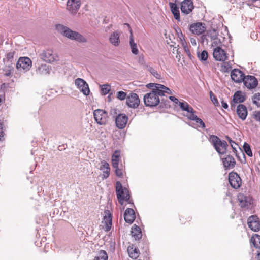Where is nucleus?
<instances>
[{
  "label": "nucleus",
  "mask_w": 260,
  "mask_h": 260,
  "mask_svg": "<svg viewBox=\"0 0 260 260\" xmlns=\"http://www.w3.org/2000/svg\"><path fill=\"white\" fill-rule=\"evenodd\" d=\"M57 30L64 37L72 40H75L79 43H86L87 40L86 38L80 33L71 30L69 27L62 24L56 25Z\"/></svg>",
  "instance_id": "obj_1"
},
{
  "label": "nucleus",
  "mask_w": 260,
  "mask_h": 260,
  "mask_svg": "<svg viewBox=\"0 0 260 260\" xmlns=\"http://www.w3.org/2000/svg\"><path fill=\"white\" fill-rule=\"evenodd\" d=\"M209 141L213 145L216 151L220 155L226 154L228 144L225 141H222L217 136L210 135Z\"/></svg>",
  "instance_id": "obj_2"
},
{
  "label": "nucleus",
  "mask_w": 260,
  "mask_h": 260,
  "mask_svg": "<svg viewBox=\"0 0 260 260\" xmlns=\"http://www.w3.org/2000/svg\"><path fill=\"white\" fill-rule=\"evenodd\" d=\"M39 57L43 61L48 63H53L59 60L58 54L50 49L42 50L39 54Z\"/></svg>",
  "instance_id": "obj_3"
},
{
  "label": "nucleus",
  "mask_w": 260,
  "mask_h": 260,
  "mask_svg": "<svg viewBox=\"0 0 260 260\" xmlns=\"http://www.w3.org/2000/svg\"><path fill=\"white\" fill-rule=\"evenodd\" d=\"M158 92L155 91H151L146 93L143 98L145 105L147 107H154L158 105L160 102L159 95Z\"/></svg>",
  "instance_id": "obj_4"
},
{
  "label": "nucleus",
  "mask_w": 260,
  "mask_h": 260,
  "mask_svg": "<svg viewBox=\"0 0 260 260\" xmlns=\"http://www.w3.org/2000/svg\"><path fill=\"white\" fill-rule=\"evenodd\" d=\"M116 192L117 199L121 205H123L124 201H128L129 199L128 190L126 188H123L119 181L116 182Z\"/></svg>",
  "instance_id": "obj_5"
},
{
  "label": "nucleus",
  "mask_w": 260,
  "mask_h": 260,
  "mask_svg": "<svg viewBox=\"0 0 260 260\" xmlns=\"http://www.w3.org/2000/svg\"><path fill=\"white\" fill-rule=\"evenodd\" d=\"M32 62L30 59L27 57H21L19 58L17 63L16 68L20 71L26 72L28 71L31 67Z\"/></svg>",
  "instance_id": "obj_6"
},
{
  "label": "nucleus",
  "mask_w": 260,
  "mask_h": 260,
  "mask_svg": "<svg viewBox=\"0 0 260 260\" xmlns=\"http://www.w3.org/2000/svg\"><path fill=\"white\" fill-rule=\"evenodd\" d=\"M147 86L148 88H152V91L158 92V95L161 96L165 95V93L169 94H172V92L169 88L160 84L149 83Z\"/></svg>",
  "instance_id": "obj_7"
},
{
  "label": "nucleus",
  "mask_w": 260,
  "mask_h": 260,
  "mask_svg": "<svg viewBox=\"0 0 260 260\" xmlns=\"http://www.w3.org/2000/svg\"><path fill=\"white\" fill-rule=\"evenodd\" d=\"M94 118L99 125H105L107 122V113L101 109H97L94 111Z\"/></svg>",
  "instance_id": "obj_8"
},
{
  "label": "nucleus",
  "mask_w": 260,
  "mask_h": 260,
  "mask_svg": "<svg viewBox=\"0 0 260 260\" xmlns=\"http://www.w3.org/2000/svg\"><path fill=\"white\" fill-rule=\"evenodd\" d=\"M229 181L231 186L235 189L239 188L241 185V179L236 172H232L229 174Z\"/></svg>",
  "instance_id": "obj_9"
},
{
  "label": "nucleus",
  "mask_w": 260,
  "mask_h": 260,
  "mask_svg": "<svg viewBox=\"0 0 260 260\" xmlns=\"http://www.w3.org/2000/svg\"><path fill=\"white\" fill-rule=\"evenodd\" d=\"M75 84L79 90L85 95H88L90 90L88 84L83 79L78 78L75 80Z\"/></svg>",
  "instance_id": "obj_10"
},
{
  "label": "nucleus",
  "mask_w": 260,
  "mask_h": 260,
  "mask_svg": "<svg viewBox=\"0 0 260 260\" xmlns=\"http://www.w3.org/2000/svg\"><path fill=\"white\" fill-rule=\"evenodd\" d=\"M81 0H68L67 9L72 14H76L80 9Z\"/></svg>",
  "instance_id": "obj_11"
},
{
  "label": "nucleus",
  "mask_w": 260,
  "mask_h": 260,
  "mask_svg": "<svg viewBox=\"0 0 260 260\" xmlns=\"http://www.w3.org/2000/svg\"><path fill=\"white\" fill-rule=\"evenodd\" d=\"M213 55L215 59L219 61H224L228 58L225 51L220 47H217L214 49Z\"/></svg>",
  "instance_id": "obj_12"
},
{
  "label": "nucleus",
  "mask_w": 260,
  "mask_h": 260,
  "mask_svg": "<svg viewBox=\"0 0 260 260\" xmlns=\"http://www.w3.org/2000/svg\"><path fill=\"white\" fill-rule=\"evenodd\" d=\"M126 104L129 107L133 108H137L140 104V100L136 93H131L126 98Z\"/></svg>",
  "instance_id": "obj_13"
},
{
  "label": "nucleus",
  "mask_w": 260,
  "mask_h": 260,
  "mask_svg": "<svg viewBox=\"0 0 260 260\" xmlns=\"http://www.w3.org/2000/svg\"><path fill=\"white\" fill-rule=\"evenodd\" d=\"M247 224L251 230L256 232L260 230V222L256 216H251L248 218Z\"/></svg>",
  "instance_id": "obj_14"
},
{
  "label": "nucleus",
  "mask_w": 260,
  "mask_h": 260,
  "mask_svg": "<svg viewBox=\"0 0 260 260\" xmlns=\"http://www.w3.org/2000/svg\"><path fill=\"white\" fill-rule=\"evenodd\" d=\"M244 85L248 89H253L257 85L258 81L253 76H245L243 80Z\"/></svg>",
  "instance_id": "obj_15"
},
{
  "label": "nucleus",
  "mask_w": 260,
  "mask_h": 260,
  "mask_svg": "<svg viewBox=\"0 0 260 260\" xmlns=\"http://www.w3.org/2000/svg\"><path fill=\"white\" fill-rule=\"evenodd\" d=\"M193 8V4L191 0H184L181 4V11L185 14H189Z\"/></svg>",
  "instance_id": "obj_16"
},
{
  "label": "nucleus",
  "mask_w": 260,
  "mask_h": 260,
  "mask_svg": "<svg viewBox=\"0 0 260 260\" xmlns=\"http://www.w3.org/2000/svg\"><path fill=\"white\" fill-rule=\"evenodd\" d=\"M190 30L193 34L200 35L205 31L206 27L205 24L201 22H198L190 26Z\"/></svg>",
  "instance_id": "obj_17"
},
{
  "label": "nucleus",
  "mask_w": 260,
  "mask_h": 260,
  "mask_svg": "<svg viewBox=\"0 0 260 260\" xmlns=\"http://www.w3.org/2000/svg\"><path fill=\"white\" fill-rule=\"evenodd\" d=\"M223 167L225 170L233 169L236 165V161L234 158L230 155H226L222 158Z\"/></svg>",
  "instance_id": "obj_18"
},
{
  "label": "nucleus",
  "mask_w": 260,
  "mask_h": 260,
  "mask_svg": "<svg viewBox=\"0 0 260 260\" xmlns=\"http://www.w3.org/2000/svg\"><path fill=\"white\" fill-rule=\"evenodd\" d=\"M128 117L124 114H119L115 118L116 126L119 129L124 128L127 122Z\"/></svg>",
  "instance_id": "obj_19"
},
{
  "label": "nucleus",
  "mask_w": 260,
  "mask_h": 260,
  "mask_svg": "<svg viewBox=\"0 0 260 260\" xmlns=\"http://www.w3.org/2000/svg\"><path fill=\"white\" fill-rule=\"evenodd\" d=\"M232 79L236 83L243 81L245 76L242 71L237 69L233 70L231 73Z\"/></svg>",
  "instance_id": "obj_20"
},
{
  "label": "nucleus",
  "mask_w": 260,
  "mask_h": 260,
  "mask_svg": "<svg viewBox=\"0 0 260 260\" xmlns=\"http://www.w3.org/2000/svg\"><path fill=\"white\" fill-rule=\"evenodd\" d=\"M125 221L128 223H132L135 219V214L133 209L127 208L124 214Z\"/></svg>",
  "instance_id": "obj_21"
},
{
  "label": "nucleus",
  "mask_w": 260,
  "mask_h": 260,
  "mask_svg": "<svg viewBox=\"0 0 260 260\" xmlns=\"http://www.w3.org/2000/svg\"><path fill=\"white\" fill-rule=\"evenodd\" d=\"M237 113L239 117L244 120L247 116V110L246 106L242 104H239L236 109Z\"/></svg>",
  "instance_id": "obj_22"
},
{
  "label": "nucleus",
  "mask_w": 260,
  "mask_h": 260,
  "mask_svg": "<svg viewBox=\"0 0 260 260\" xmlns=\"http://www.w3.org/2000/svg\"><path fill=\"white\" fill-rule=\"evenodd\" d=\"M237 198L241 208L246 207L251 204L250 199L243 194L239 193Z\"/></svg>",
  "instance_id": "obj_23"
},
{
  "label": "nucleus",
  "mask_w": 260,
  "mask_h": 260,
  "mask_svg": "<svg viewBox=\"0 0 260 260\" xmlns=\"http://www.w3.org/2000/svg\"><path fill=\"white\" fill-rule=\"evenodd\" d=\"M51 67L46 64H42L36 70V74L39 75H46L50 74Z\"/></svg>",
  "instance_id": "obj_24"
},
{
  "label": "nucleus",
  "mask_w": 260,
  "mask_h": 260,
  "mask_svg": "<svg viewBox=\"0 0 260 260\" xmlns=\"http://www.w3.org/2000/svg\"><path fill=\"white\" fill-rule=\"evenodd\" d=\"M100 170H103V179L107 178L109 176L110 168L109 164L106 161L103 160L101 161Z\"/></svg>",
  "instance_id": "obj_25"
},
{
  "label": "nucleus",
  "mask_w": 260,
  "mask_h": 260,
  "mask_svg": "<svg viewBox=\"0 0 260 260\" xmlns=\"http://www.w3.org/2000/svg\"><path fill=\"white\" fill-rule=\"evenodd\" d=\"M106 212V215L104 216L103 223L105 224V229L106 231L110 230L112 226V216L109 211Z\"/></svg>",
  "instance_id": "obj_26"
},
{
  "label": "nucleus",
  "mask_w": 260,
  "mask_h": 260,
  "mask_svg": "<svg viewBox=\"0 0 260 260\" xmlns=\"http://www.w3.org/2000/svg\"><path fill=\"white\" fill-rule=\"evenodd\" d=\"M171 11L173 13L174 17L176 20L178 21H180V12L178 7L175 3L170 2L169 4Z\"/></svg>",
  "instance_id": "obj_27"
},
{
  "label": "nucleus",
  "mask_w": 260,
  "mask_h": 260,
  "mask_svg": "<svg viewBox=\"0 0 260 260\" xmlns=\"http://www.w3.org/2000/svg\"><path fill=\"white\" fill-rule=\"evenodd\" d=\"M131 234L132 237L136 240H139L142 237V233L140 228L136 225L132 227Z\"/></svg>",
  "instance_id": "obj_28"
},
{
  "label": "nucleus",
  "mask_w": 260,
  "mask_h": 260,
  "mask_svg": "<svg viewBox=\"0 0 260 260\" xmlns=\"http://www.w3.org/2000/svg\"><path fill=\"white\" fill-rule=\"evenodd\" d=\"M109 41L114 46H118L120 43L119 34L118 32H113L109 37Z\"/></svg>",
  "instance_id": "obj_29"
},
{
  "label": "nucleus",
  "mask_w": 260,
  "mask_h": 260,
  "mask_svg": "<svg viewBox=\"0 0 260 260\" xmlns=\"http://www.w3.org/2000/svg\"><path fill=\"white\" fill-rule=\"evenodd\" d=\"M179 105L183 111L187 112L189 114V115L191 114H194V110L186 102H179Z\"/></svg>",
  "instance_id": "obj_30"
},
{
  "label": "nucleus",
  "mask_w": 260,
  "mask_h": 260,
  "mask_svg": "<svg viewBox=\"0 0 260 260\" xmlns=\"http://www.w3.org/2000/svg\"><path fill=\"white\" fill-rule=\"evenodd\" d=\"M127 251L130 257L136 259L139 256V250L136 247H134L133 245L129 246L127 248Z\"/></svg>",
  "instance_id": "obj_31"
},
{
  "label": "nucleus",
  "mask_w": 260,
  "mask_h": 260,
  "mask_svg": "<svg viewBox=\"0 0 260 260\" xmlns=\"http://www.w3.org/2000/svg\"><path fill=\"white\" fill-rule=\"evenodd\" d=\"M129 44L132 52L135 55H137L139 53V50L137 48V44L135 43L132 32H131Z\"/></svg>",
  "instance_id": "obj_32"
},
{
  "label": "nucleus",
  "mask_w": 260,
  "mask_h": 260,
  "mask_svg": "<svg viewBox=\"0 0 260 260\" xmlns=\"http://www.w3.org/2000/svg\"><path fill=\"white\" fill-rule=\"evenodd\" d=\"M226 139L228 141L229 143L230 144V145L231 147L232 148L233 151L234 153H235L237 157H239V156L237 154V149L239 148L240 151H241V149L239 147L238 144L235 143L234 141H233L229 136L225 137ZM242 153V155L244 156V154L243 153H242V151H241Z\"/></svg>",
  "instance_id": "obj_33"
},
{
  "label": "nucleus",
  "mask_w": 260,
  "mask_h": 260,
  "mask_svg": "<svg viewBox=\"0 0 260 260\" xmlns=\"http://www.w3.org/2000/svg\"><path fill=\"white\" fill-rule=\"evenodd\" d=\"M245 100L244 96L242 94L241 91H237L234 95L233 102L236 103L243 102Z\"/></svg>",
  "instance_id": "obj_34"
},
{
  "label": "nucleus",
  "mask_w": 260,
  "mask_h": 260,
  "mask_svg": "<svg viewBox=\"0 0 260 260\" xmlns=\"http://www.w3.org/2000/svg\"><path fill=\"white\" fill-rule=\"evenodd\" d=\"M187 117L189 119L195 121L197 123H199L200 124V127L202 128H204L205 127V123L203 121V120L201 119L198 118L194 114H191L190 115H187Z\"/></svg>",
  "instance_id": "obj_35"
},
{
  "label": "nucleus",
  "mask_w": 260,
  "mask_h": 260,
  "mask_svg": "<svg viewBox=\"0 0 260 260\" xmlns=\"http://www.w3.org/2000/svg\"><path fill=\"white\" fill-rule=\"evenodd\" d=\"M119 152L116 151L112 156V165L113 168H116L118 167L119 161Z\"/></svg>",
  "instance_id": "obj_36"
},
{
  "label": "nucleus",
  "mask_w": 260,
  "mask_h": 260,
  "mask_svg": "<svg viewBox=\"0 0 260 260\" xmlns=\"http://www.w3.org/2000/svg\"><path fill=\"white\" fill-rule=\"evenodd\" d=\"M251 241L253 243L254 246L256 248H260V236L255 234L251 238Z\"/></svg>",
  "instance_id": "obj_37"
},
{
  "label": "nucleus",
  "mask_w": 260,
  "mask_h": 260,
  "mask_svg": "<svg viewBox=\"0 0 260 260\" xmlns=\"http://www.w3.org/2000/svg\"><path fill=\"white\" fill-rule=\"evenodd\" d=\"M93 260H108V255L104 250H101Z\"/></svg>",
  "instance_id": "obj_38"
},
{
  "label": "nucleus",
  "mask_w": 260,
  "mask_h": 260,
  "mask_svg": "<svg viewBox=\"0 0 260 260\" xmlns=\"http://www.w3.org/2000/svg\"><path fill=\"white\" fill-rule=\"evenodd\" d=\"M198 57L201 61L205 63L208 58V53L204 50L201 53H198Z\"/></svg>",
  "instance_id": "obj_39"
},
{
  "label": "nucleus",
  "mask_w": 260,
  "mask_h": 260,
  "mask_svg": "<svg viewBox=\"0 0 260 260\" xmlns=\"http://www.w3.org/2000/svg\"><path fill=\"white\" fill-rule=\"evenodd\" d=\"M146 69L147 71L150 72V73L153 75L155 78L157 79H159L160 78V75L159 74L157 73V72L153 69L152 67L149 65H147L146 66Z\"/></svg>",
  "instance_id": "obj_40"
},
{
  "label": "nucleus",
  "mask_w": 260,
  "mask_h": 260,
  "mask_svg": "<svg viewBox=\"0 0 260 260\" xmlns=\"http://www.w3.org/2000/svg\"><path fill=\"white\" fill-rule=\"evenodd\" d=\"M243 147L245 152L248 156L250 157L252 156V151L251 150L250 145L248 143H244Z\"/></svg>",
  "instance_id": "obj_41"
},
{
  "label": "nucleus",
  "mask_w": 260,
  "mask_h": 260,
  "mask_svg": "<svg viewBox=\"0 0 260 260\" xmlns=\"http://www.w3.org/2000/svg\"><path fill=\"white\" fill-rule=\"evenodd\" d=\"M110 90V86L107 84H104L101 86V91L104 95L108 94Z\"/></svg>",
  "instance_id": "obj_42"
},
{
  "label": "nucleus",
  "mask_w": 260,
  "mask_h": 260,
  "mask_svg": "<svg viewBox=\"0 0 260 260\" xmlns=\"http://www.w3.org/2000/svg\"><path fill=\"white\" fill-rule=\"evenodd\" d=\"M253 102L257 106H260V93L255 94L253 98Z\"/></svg>",
  "instance_id": "obj_43"
},
{
  "label": "nucleus",
  "mask_w": 260,
  "mask_h": 260,
  "mask_svg": "<svg viewBox=\"0 0 260 260\" xmlns=\"http://www.w3.org/2000/svg\"><path fill=\"white\" fill-rule=\"evenodd\" d=\"M210 96L211 101L215 106H218L219 103L215 95L212 91L210 92Z\"/></svg>",
  "instance_id": "obj_44"
},
{
  "label": "nucleus",
  "mask_w": 260,
  "mask_h": 260,
  "mask_svg": "<svg viewBox=\"0 0 260 260\" xmlns=\"http://www.w3.org/2000/svg\"><path fill=\"white\" fill-rule=\"evenodd\" d=\"M221 41L220 39L218 37L216 39H214L212 42V46L213 47H219L220 45H221Z\"/></svg>",
  "instance_id": "obj_45"
},
{
  "label": "nucleus",
  "mask_w": 260,
  "mask_h": 260,
  "mask_svg": "<svg viewBox=\"0 0 260 260\" xmlns=\"http://www.w3.org/2000/svg\"><path fill=\"white\" fill-rule=\"evenodd\" d=\"M15 54V51H11L6 54V59L8 61H12L14 58V54Z\"/></svg>",
  "instance_id": "obj_46"
},
{
  "label": "nucleus",
  "mask_w": 260,
  "mask_h": 260,
  "mask_svg": "<svg viewBox=\"0 0 260 260\" xmlns=\"http://www.w3.org/2000/svg\"><path fill=\"white\" fill-rule=\"evenodd\" d=\"M126 96V93L122 91H118L117 93V98L120 100H124Z\"/></svg>",
  "instance_id": "obj_47"
},
{
  "label": "nucleus",
  "mask_w": 260,
  "mask_h": 260,
  "mask_svg": "<svg viewBox=\"0 0 260 260\" xmlns=\"http://www.w3.org/2000/svg\"><path fill=\"white\" fill-rule=\"evenodd\" d=\"M253 116L256 121L260 122V111L254 112Z\"/></svg>",
  "instance_id": "obj_48"
},
{
  "label": "nucleus",
  "mask_w": 260,
  "mask_h": 260,
  "mask_svg": "<svg viewBox=\"0 0 260 260\" xmlns=\"http://www.w3.org/2000/svg\"><path fill=\"white\" fill-rule=\"evenodd\" d=\"M218 37V35L216 33V31L215 30H213L210 32V38L211 39L212 41H213L214 39H216Z\"/></svg>",
  "instance_id": "obj_49"
},
{
  "label": "nucleus",
  "mask_w": 260,
  "mask_h": 260,
  "mask_svg": "<svg viewBox=\"0 0 260 260\" xmlns=\"http://www.w3.org/2000/svg\"><path fill=\"white\" fill-rule=\"evenodd\" d=\"M4 132L3 131V124L0 122V141L4 140Z\"/></svg>",
  "instance_id": "obj_50"
},
{
  "label": "nucleus",
  "mask_w": 260,
  "mask_h": 260,
  "mask_svg": "<svg viewBox=\"0 0 260 260\" xmlns=\"http://www.w3.org/2000/svg\"><path fill=\"white\" fill-rule=\"evenodd\" d=\"M115 169V172L116 175L118 177H121L123 175L122 171L121 169H120L118 167L116 168H114Z\"/></svg>",
  "instance_id": "obj_51"
},
{
  "label": "nucleus",
  "mask_w": 260,
  "mask_h": 260,
  "mask_svg": "<svg viewBox=\"0 0 260 260\" xmlns=\"http://www.w3.org/2000/svg\"><path fill=\"white\" fill-rule=\"evenodd\" d=\"M169 99L170 100L174 102L176 104H178L179 105L180 102L179 101L178 99H177L176 97L173 96H169Z\"/></svg>",
  "instance_id": "obj_52"
},
{
  "label": "nucleus",
  "mask_w": 260,
  "mask_h": 260,
  "mask_svg": "<svg viewBox=\"0 0 260 260\" xmlns=\"http://www.w3.org/2000/svg\"><path fill=\"white\" fill-rule=\"evenodd\" d=\"M221 105L223 108L224 109H227L228 108V105L226 102H224V101H221Z\"/></svg>",
  "instance_id": "obj_53"
},
{
  "label": "nucleus",
  "mask_w": 260,
  "mask_h": 260,
  "mask_svg": "<svg viewBox=\"0 0 260 260\" xmlns=\"http://www.w3.org/2000/svg\"><path fill=\"white\" fill-rule=\"evenodd\" d=\"M184 49L185 51L186 52V53L188 55V56H191V53L190 52V51H189L188 48L187 47H185Z\"/></svg>",
  "instance_id": "obj_54"
},
{
  "label": "nucleus",
  "mask_w": 260,
  "mask_h": 260,
  "mask_svg": "<svg viewBox=\"0 0 260 260\" xmlns=\"http://www.w3.org/2000/svg\"><path fill=\"white\" fill-rule=\"evenodd\" d=\"M181 44H182V47L184 48L185 47H187V44L185 42V41L184 40V39H181Z\"/></svg>",
  "instance_id": "obj_55"
},
{
  "label": "nucleus",
  "mask_w": 260,
  "mask_h": 260,
  "mask_svg": "<svg viewBox=\"0 0 260 260\" xmlns=\"http://www.w3.org/2000/svg\"><path fill=\"white\" fill-rule=\"evenodd\" d=\"M190 42L191 43V44L194 45V46H196V41L193 38H191L190 39Z\"/></svg>",
  "instance_id": "obj_56"
},
{
  "label": "nucleus",
  "mask_w": 260,
  "mask_h": 260,
  "mask_svg": "<svg viewBox=\"0 0 260 260\" xmlns=\"http://www.w3.org/2000/svg\"><path fill=\"white\" fill-rule=\"evenodd\" d=\"M257 258L258 260H260V252L257 254Z\"/></svg>",
  "instance_id": "obj_57"
},
{
  "label": "nucleus",
  "mask_w": 260,
  "mask_h": 260,
  "mask_svg": "<svg viewBox=\"0 0 260 260\" xmlns=\"http://www.w3.org/2000/svg\"><path fill=\"white\" fill-rule=\"evenodd\" d=\"M175 48H174L173 49V51H175Z\"/></svg>",
  "instance_id": "obj_58"
},
{
  "label": "nucleus",
  "mask_w": 260,
  "mask_h": 260,
  "mask_svg": "<svg viewBox=\"0 0 260 260\" xmlns=\"http://www.w3.org/2000/svg\"><path fill=\"white\" fill-rule=\"evenodd\" d=\"M176 51H177V53L178 54V49H177V50H176Z\"/></svg>",
  "instance_id": "obj_59"
}]
</instances>
